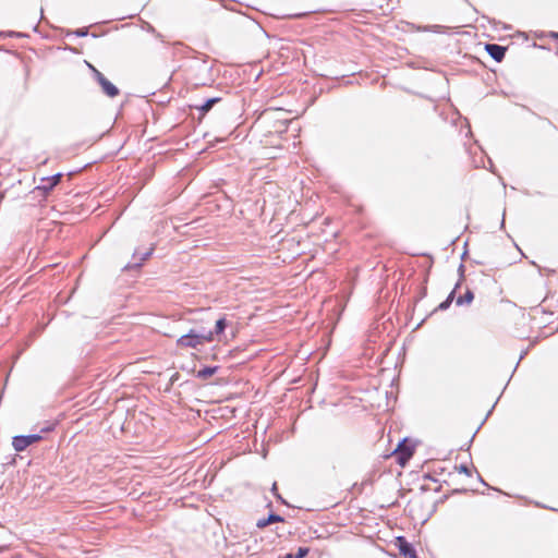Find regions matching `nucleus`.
Returning <instances> with one entry per match:
<instances>
[{
    "instance_id": "obj_6",
    "label": "nucleus",
    "mask_w": 558,
    "mask_h": 558,
    "mask_svg": "<svg viewBox=\"0 0 558 558\" xmlns=\"http://www.w3.org/2000/svg\"><path fill=\"white\" fill-rule=\"evenodd\" d=\"M400 553L405 558H417L413 548L402 537H398Z\"/></svg>"
},
{
    "instance_id": "obj_9",
    "label": "nucleus",
    "mask_w": 558,
    "mask_h": 558,
    "mask_svg": "<svg viewBox=\"0 0 558 558\" xmlns=\"http://www.w3.org/2000/svg\"><path fill=\"white\" fill-rule=\"evenodd\" d=\"M59 179H60V174H57L52 178H49V179H45L44 181L47 182V184H44L41 187L43 189H51L52 186H54L58 182H59Z\"/></svg>"
},
{
    "instance_id": "obj_4",
    "label": "nucleus",
    "mask_w": 558,
    "mask_h": 558,
    "mask_svg": "<svg viewBox=\"0 0 558 558\" xmlns=\"http://www.w3.org/2000/svg\"><path fill=\"white\" fill-rule=\"evenodd\" d=\"M39 439H40L39 435L15 436L13 438L12 445L16 451H23L29 445L38 441Z\"/></svg>"
},
{
    "instance_id": "obj_12",
    "label": "nucleus",
    "mask_w": 558,
    "mask_h": 558,
    "mask_svg": "<svg viewBox=\"0 0 558 558\" xmlns=\"http://www.w3.org/2000/svg\"><path fill=\"white\" fill-rule=\"evenodd\" d=\"M217 101H218V98L208 99L204 105H202L201 110L204 112L209 111L211 109V107L214 106V104H216Z\"/></svg>"
},
{
    "instance_id": "obj_15",
    "label": "nucleus",
    "mask_w": 558,
    "mask_h": 558,
    "mask_svg": "<svg viewBox=\"0 0 558 558\" xmlns=\"http://www.w3.org/2000/svg\"><path fill=\"white\" fill-rule=\"evenodd\" d=\"M276 489H277V485H276V484H274V486H272V490H276Z\"/></svg>"
},
{
    "instance_id": "obj_5",
    "label": "nucleus",
    "mask_w": 558,
    "mask_h": 558,
    "mask_svg": "<svg viewBox=\"0 0 558 558\" xmlns=\"http://www.w3.org/2000/svg\"><path fill=\"white\" fill-rule=\"evenodd\" d=\"M486 51L496 61H501L505 57L506 49L501 46L492 44V45H486Z\"/></svg>"
},
{
    "instance_id": "obj_13",
    "label": "nucleus",
    "mask_w": 558,
    "mask_h": 558,
    "mask_svg": "<svg viewBox=\"0 0 558 558\" xmlns=\"http://www.w3.org/2000/svg\"><path fill=\"white\" fill-rule=\"evenodd\" d=\"M464 299L468 303H470L472 300H473V294L471 292H468L465 295H464Z\"/></svg>"
},
{
    "instance_id": "obj_10",
    "label": "nucleus",
    "mask_w": 558,
    "mask_h": 558,
    "mask_svg": "<svg viewBox=\"0 0 558 558\" xmlns=\"http://www.w3.org/2000/svg\"><path fill=\"white\" fill-rule=\"evenodd\" d=\"M226 328V319L225 318H220L216 322V326H215V331L214 335H220Z\"/></svg>"
},
{
    "instance_id": "obj_3",
    "label": "nucleus",
    "mask_w": 558,
    "mask_h": 558,
    "mask_svg": "<svg viewBox=\"0 0 558 558\" xmlns=\"http://www.w3.org/2000/svg\"><path fill=\"white\" fill-rule=\"evenodd\" d=\"M88 66L95 73V77L100 84L102 92L109 97H116L119 94V89L111 82H109L97 69H95L90 64H88Z\"/></svg>"
},
{
    "instance_id": "obj_1",
    "label": "nucleus",
    "mask_w": 558,
    "mask_h": 558,
    "mask_svg": "<svg viewBox=\"0 0 558 558\" xmlns=\"http://www.w3.org/2000/svg\"><path fill=\"white\" fill-rule=\"evenodd\" d=\"M214 340V332H198L195 329H191L186 335L181 336L177 340V344L183 349L199 350L205 343Z\"/></svg>"
},
{
    "instance_id": "obj_14",
    "label": "nucleus",
    "mask_w": 558,
    "mask_h": 558,
    "mask_svg": "<svg viewBox=\"0 0 558 558\" xmlns=\"http://www.w3.org/2000/svg\"><path fill=\"white\" fill-rule=\"evenodd\" d=\"M461 470H462L463 472H466V468H465V466H462V468H461Z\"/></svg>"
},
{
    "instance_id": "obj_11",
    "label": "nucleus",
    "mask_w": 558,
    "mask_h": 558,
    "mask_svg": "<svg viewBox=\"0 0 558 558\" xmlns=\"http://www.w3.org/2000/svg\"><path fill=\"white\" fill-rule=\"evenodd\" d=\"M307 553H308V548L300 547L298 549V553L295 554V556H292L291 554H288V555H286L284 558H303V557H305L307 555Z\"/></svg>"
},
{
    "instance_id": "obj_2",
    "label": "nucleus",
    "mask_w": 558,
    "mask_h": 558,
    "mask_svg": "<svg viewBox=\"0 0 558 558\" xmlns=\"http://www.w3.org/2000/svg\"><path fill=\"white\" fill-rule=\"evenodd\" d=\"M414 452V445L408 440L400 442L395 450L397 459L401 465H404Z\"/></svg>"
},
{
    "instance_id": "obj_7",
    "label": "nucleus",
    "mask_w": 558,
    "mask_h": 558,
    "mask_svg": "<svg viewBox=\"0 0 558 558\" xmlns=\"http://www.w3.org/2000/svg\"><path fill=\"white\" fill-rule=\"evenodd\" d=\"M282 521V518L276 514H270L267 519H262L257 521L258 527H265L270 523Z\"/></svg>"
},
{
    "instance_id": "obj_8",
    "label": "nucleus",
    "mask_w": 558,
    "mask_h": 558,
    "mask_svg": "<svg viewBox=\"0 0 558 558\" xmlns=\"http://www.w3.org/2000/svg\"><path fill=\"white\" fill-rule=\"evenodd\" d=\"M217 371V367H205L197 372V377L202 379H207L211 377Z\"/></svg>"
}]
</instances>
